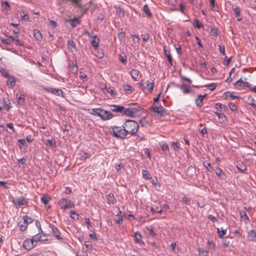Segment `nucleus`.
<instances>
[{
	"label": "nucleus",
	"instance_id": "f257e3e1",
	"mask_svg": "<svg viewBox=\"0 0 256 256\" xmlns=\"http://www.w3.org/2000/svg\"><path fill=\"white\" fill-rule=\"evenodd\" d=\"M142 110V108L137 104H130L128 108L122 106L112 105L110 109L112 112L120 113L122 116L132 118L140 116Z\"/></svg>",
	"mask_w": 256,
	"mask_h": 256
},
{
	"label": "nucleus",
	"instance_id": "f03ea898",
	"mask_svg": "<svg viewBox=\"0 0 256 256\" xmlns=\"http://www.w3.org/2000/svg\"><path fill=\"white\" fill-rule=\"evenodd\" d=\"M128 136H133L137 133L139 126L136 122L134 120H126L122 124Z\"/></svg>",
	"mask_w": 256,
	"mask_h": 256
},
{
	"label": "nucleus",
	"instance_id": "7ed1b4c3",
	"mask_svg": "<svg viewBox=\"0 0 256 256\" xmlns=\"http://www.w3.org/2000/svg\"><path fill=\"white\" fill-rule=\"evenodd\" d=\"M110 128L112 130V132H110V134L116 138L124 139L129 138V136H128V134L122 126H110Z\"/></svg>",
	"mask_w": 256,
	"mask_h": 256
},
{
	"label": "nucleus",
	"instance_id": "20e7f679",
	"mask_svg": "<svg viewBox=\"0 0 256 256\" xmlns=\"http://www.w3.org/2000/svg\"><path fill=\"white\" fill-rule=\"evenodd\" d=\"M154 80H142L140 83V86L142 87V90L148 88V92L150 93H152L153 91L154 88Z\"/></svg>",
	"mask_w": 256,
	"mask_h": 256
},
{
	"label": "nucleus",
	"instance_id": "39448f33",
	"mask_svg": "<svg viewBox=\"0 0 256 256\" xmlns=\"http://www.w3.org/2000/svg\"><path fill=\"white\" fill-rule=\"evenodd\" d=\"M58 204L60 206V208L64 210L72 208L74 206V202L66 198H62L58 202Z\"/></svg>",
	"mask_w": 256,
	"mask_h": 256
},
{
	"label": "nucleus",
	"instance_id": "423d86ee",
	"mask_svg": "<svg viewBox=\"0 0 256 256\" xmlns=\"http://www.w3.org/2000/svg\"><path fill=\"white\" fill-rule=\"evenodd\" d=\"M150 110L156 113L160 117L164 116L167 114L166 110L161 105L160 106H152L150 108Z\"/></svg>",
	"mask_w": 256,
	"mask_h": 256
},
{
	"label": "nucleus",
	"instance_id": "0eeeda50",
	"mask_svg": "<svg viewBox=\"0 0 256 256\" xmlns=\"http://www.w3.org/2000/svg\"><path fill=\"white\" fill-rule=\"evenodd\" d=\"M44 90L46 92L51 93L53 94H54L57 96H62V97H64V92L60 89L56 88H44Z\"/></svg>",
	"mask_w": 256,
	"mask_h": 256
},
{
	"label": "nucleus",
	"instance_id": "6e6552de",
	"mask_svg": "<svg viewBox=\"0 0 256 256\" xmlns=\"http://www.w3.org/2000/svg\"><path fill=\"white\" fill-rule=\"evenodd\" d=\"M34 238H28L26 239L23 242V247L26 250H32L34 247L36 245L34 244Z\"/></svg>",
	"mask_w": 256,
	"mask_h": 256
},
{
	"label": "nucleus",
	"instance_id": "1a4fd4ad",
	"mask_svg": "<svg viewBox=\"0 0 256 256\" xmlns=\"http://www.w3.org/2000/svg\"><path fill=\"white\" fill-rule=\"evenodd\" d=\"M12 202L16 206H22L26 205L28 204V200L24 198L23 196L14 199L12 200Z\"/></svg>",
	"mask_w": 256,
	"mask_h": 256
},
{
	"label": "nucleus",
	"instance_id": "9d476101",
	"mask_svg": "<svg viewBox=\"0 0 256 256\" xmlns=\"http://www.w3.org/2000/svg\"><path fill=\"white\" fill-rule=\"evenodd\" d=\"M102 116L100 118L103 120H108L114 117L113 114L110 111L104 109H102Z\"/></svg>",
	"mask_w": 256,
	"mask_h": 256
},
{
	"label": "nucleus",
	"instance_id": "9b49d317",
	"mask_svg": "<svg viewBox=\"0 0 256 256\" xmlns=\"http://www.w3.org/2000/svg\"><path fill=\"white\" fill-rule=\"evenodd\" d=\"M50 227L52 230V234L53 236L56 237L58 240H61L62 238L60 236V230L53 224H50Z\"/></svg>",
	"mask_w": 256,
	"mask_h": 256
},
{
	"label": "nucleus",
	"instance_id": "f8f14e48",
	"mask_svg": "<svg viewBox=\"0 0 256 256\" xmlns=\"http://www.w3.org/2000/svg\"><path fill=\"white\" fill-rule=\"evenodd\" d=\"M114 8L117 14L120 16H124V4H119L115 5Z\"/></svg>",
	"mask_w": 256,
	"mask_h": 256
},
{
	"label": "nucleus",
	"instance_id": "ddd939ff",
	"mask_svg": "<svg viewBox=\"0 0 256 256\" xmlns=\"http://www.w3.org/2000/svg\"><path fill=\"white\" fill-rule=\"evenodd\" d=\"M66 22H68L71 25L72 28H75L78 24L80 22V20L76 17H74L72 19L66 20Z\"/></svg>",
	"mask_w": 256,
	"mask_h": 256
},
{
	"label": "nucleus",
	"instance_id": "4468645a",
	"mask_svg": "<svg viewBox=\"0 0 256 256\" xmlns=\"http://www.w3.org/2000/svg\"><path fill=\"white\" fill-rule=\"evenodd\" d=\"M142 235L140 233L137 232L134 233V240L136 244H144V242L142 240Z\"/></svg>",
	"mask_w": 256,
	"mask_h": 256
},
{
	"label": "nucleus",
	"instance_id": "2eb2a0df",
	"mask_svg": "<svg viewBox=\"0 0 256 256\" xmlns=\"http://www.w3.org/2000/svg\"><path fill=\"white\" fill-rule=\"evenodd\" d=\"M206 96V94H200L198 98L196 100V104L198 107H201L202 106L203 99Z\"/></svg>",
	"mask_w": 256,
	"mask_h": 256
},
{
	"label": "nucleus",
	"instance_id": "dca6fc26",
	"mask_svg": "<svg viewBox=\"0 0 256 256\" xmlns=\"http://www.w3.org/2000/svg\"><path fill=\"white\" fill-rule=\"evenodd\" d=\"M16 84V78L14 76H10L8 78L7 80V84L8 86L10 88H12Z\"/></svg>",
	"mask_w": 256,
	"mask_h": 256
},
{
	"label": "nucleus",
	"instance_id": "f3484780",
	"mask_svg": "<svg viewBox=\"0 0 256 256\" xmlns=\"http://www.w3.org/2000/svg\"><path fill=\"white\" fill-rule=\"evenodd\" d=\"M99 42V38L96 36H95L92 37V39L91 40L90 42V44L92 46L96 48L98 46Z\"/></svg>",
	"mask_w": 256,
	"mask_h": 256
},
{
	"label": "nucleus",
	"instance_id": "a211bd4d",
	"mask_svg": "<svg viewBox=\"0 0 256 256\" xmlns=\"http://www.w3.org/2000/svg\"><path fill=\"white\" fill-rule=\"evenodd\" d=\"M164 52L165 56L167 58L169 64L172 66V58L171 56L170 50L164 48Z\"/></svg>",
	"mask_w": 256,
	"mask_h": 256
},
{
	"label": "nucleus",
	"instance_id": "6ab92c4d",
	"mask_svg": "<svg viewBox=\"0 0 256 256\" xmlns=\"http://www.w3.org/2000/svg\"><path fill=\"white\" fill-rule=\"evenodd\" d=\"M103 92L104 94L110 93L112 96H114L116 94V93L114 92V88L112 87L107 88L106 86L105 88L103 90Z\"/></svg>",
	"mask_w": 256,
	"mask_h": 256
},
{
	"label": "nucleus",
	"instance_id": "aec40b11",
	"mask_svg": "<svg viewBox=\"0 0 256 256\" xmlns=\"http://www.w3.org/2000/svg\"><path fill=\"white\" fill-rule=\"evenodd\" d=\"M139 124L142 127L144 128H148L150 126V122L146 120V118L144 117L139 120Z\"/></svg>",
	"mask_w": 256,
	"mask_h": 256
},
{
	"label": "nucleus",
	"instance_id": "412c9836",
	"mask_svg": "<svg viewBox=\"0 0 256 256\" xmlns=\"http://www.w3.org/2000/svg\"><path fill=\"white\" fill-rule=\"evenodd\" d=\"M8 38H4L2 37L0 38L2 42L4 44H10L14 40V37L12 36H7Z\"/></svg>",
	"mask_w": 256,
	"mask_h": 256
},
{
	"label": "nucleus",
	"instance_id": "4be33fe9",
	"mask_svg": "<svg viewBox=\"0 0 256 256\" xmlns=\"http://www.w3.org/2000/svg\"><path fill=\"white\" fill-rule=\"evenodd\" d=\"M227 228H217V232L220 238H223L224 236L226 234Z\"/></svg>",
	"mask_w": 256,
	"mask_h": 256
},
{
	"label": "nucleus",
	"instance_id": "5701e85b",
	"mask_svg": "<svg viewBox=\"0 0 256 256\" xmlns=\"http://www.w3.org/2000/svg\"><path fill=\"white\" fill-rule=\"evenodd\" d=\"M28 224L23 220V221H20L18 222L19 229L22 232H24L27 230Z\"/></svg>",
	"mask_w": 256,
	"mask_h": 256
},
{
	"label": "nucleus",
	"instance_id": "b1692460",
	"mask_svg": "<svg viewBox=\"0 0 256 256\" xmlns=\"http://www.w3.org/2000/svg\"><path fill=\"white\" fill-rule=\"evenodd\" d=\"M102 108H92L90 113L94 116H96L100 118L102 116Z\"/></svg>",
	"mask_w": 256,
	"mask_h": 256
},
{
	"label": "nucleus",
	"instance_id": "393cba45",
	"mask_svg": "<svg viewBox=\"0 0 256 256\" xmlns=\"http://www.w3.org/2000/svg\"><path fill=\"white\" fill-rule=\"evenodd\" d=\"M215 108L219 111H226L228 108L226 105L218 102L215 104Z\"/></svg>",
	"mask_w": 256,
	"mask_h": 256
},
{
	"label": "nucleus",
	"instance_id": "a878e982",
	"mask_svg": "<svg viewBox=\"0 0 256 256\" xmlns=\"http://www.w3.org/2000/svg\"><path fill=\"white\" fill-rule=\"evenodd\" d=\"M34 36L38 41H40L42 38V34L40 31L38 30H34Z\"/></svg>",
	"mask_w": 256,
	"mask_h": 256
},
{
	"label": "nucleus",
	"instance_id": "bb28decb",
	"mask_svg": "<svg viewBox=\"0 0 256 256\" xmlns=\"http://www.w3.org/2000/svg\"><path fill=\"white\" fill-rule=\"evenodd\" d=\"M142 176L146 180L152 179V177L148 171L144 170H142Z\"/></svg>",
	"mask_w": 256,
	"mask_h": 256
},
{
	"label": "nucleus",
	"instance_id": "cd10ccee",
	"mask_svg": "<svg viewBox=\"0 0 256 256\" xmlns=\"http://www.w3.org/2000/svg\"><path fill=\"white\" fill-rule=\"evenodd\" d=\"M236 168L242 172H244L246 169V164L242 162H238L236 165Z\"/></svg>",
	"mask_w": 256,
	"mask_h": 256
},
{
	"label": "nucleus",
	"instance_id": "c85d7f7f",
	"mask_svg": "<svg viewBox=\"0 0 256 256\" xmlns=\"http://www.w3.org/2000/svg\"><path fill=\"white\" fill-rule=\"evenodd\" d=\"M248 236L252 242H256V232L254 230H250L248 232Z\"/></svg>",
	"mask_w": 256,
	"mask_h": 256
},
{
	"label": "nucleus",
	"instance_id": "c756f323",
	"mask_svg": "<svg viewBox=\"0 0 256 256\" xmlns=\"http://www.w3.org/2000/svg\"><path fill=\"white\" fill-rule=\"evenodd\" d=\"M254 98L250 96H249L247 98L246 102L248 104L254 108H256V104L254 103Z\"/></svg>",
	"mask_w": 256,
	"mask_h": 256
},
{
	"label": "nucleus",
	"instance_id": "7c9ffc66",
	"mask_svg": "<svg viewBox=\"0 0 256 256\" xmlns=\"http://www.w3.org/2000/svg\"><path fill=\"white\" fill-rule=\"evenodd\" d=\"M143 11L144 12H145L148 17L151 18L152 16V14L150 12V10L148 4L144 5L143 7Z\"/></svg>",
	"mask_w": 256,
	"mask_h": 256
},
{
	"label": "nucleus",
	"instance_id": "2f4dec72",
	"mask_svg": "<svg viewBox=\"0 0 256 256\" xmlns=\"http://www.w3.org/2000/svg\"><path fill=\"white\" fill-rule=\"evenodd\" d=\"M215 173L217 175V176L220 178H222V176H225V174L222 172V169L220 168H216L215 170Z\"/></svg>",
	"mask_w": 256,
	"mask_h": 256
},
{
	"label": "nucleus",
	"instance_id": "473e14b6",
	"mask_svg": "<svg viewBox=\"0 0 256 256\" xmlns=\"http://www.w3.org/2000/svg\"><path fill=\"white\" fill-rule=\"evenodd\" d=\"M224 95L225 96L226 99L228 98H230L232 100L240 98V97H239L237 96H234V95L232 94H231L229 92H224Z\"/></svg>",
	"mask_w": 256,
	"mask_h": 256
},
{
	"label": "nucleus",
	"instance_id": "72a5a7b5",
	"mask_svg": "<svg viewBox=\"0 0 256 256\" xmlns=\"http://www.w3.org/2000/svg\"><path fill=\"white\" fill-rule=\"evenodd\" d=\"M234 14L236 15V16L237 18V20L238 21H240L241 20H242V18H240V8L238 7H236L234 9Z\"/></svg>",
	"mask_w": 256,
	"mask_h": 256
},
{
	"label": "nucleus",
	"instance_id": "f704fd0d",
	"mask_svg": "<svg viewBox=\"0 0 256 256\" xmlns=\"http://www.w3.org/2000/svg\"><path fill=\"white\" fill-rule=\"evenodd\" d=\"M180 88L184 94H187L191 92V90L187 88L184 84L180 85Z\"/></svg>",
	"mask_w": 256,
	"mask_h": 256
},
{
	"label": "nucleus",
	"instance_id": "c9c22d12",
	"mask_svg": "<svg viewBox=\"0 0 256 256\" xmlns=\"http://www.w3.org/2000/svg\"><path fill=\"white\" fill-rule=\"evenodd\" d=\"M139 74V71L136 69H132L130 72V75L134 80H136Z\"/></svg>",
	"mask_w": 256,
	"mask_h": 256
},
{
	"label": "nucleus",
	"instance_id": "e433bc0d",
	"mask_svg": "<svg viewBox=\"0 0 256 256\" xmlns=\"http://www.w3.org/2000/svg\"><path fill=\"white\" fill-rule=\"evenodd\" d=\"M32 238H34V242H38L40 241H46L48 240L47 238L42 239V236L40 234H36Z\"/></svg>",
	"mask_w": 256,
	"mask_h": 256
},
{
	"label": "nucleus",
	"instance_id": "4c0bfd02",
	"mask_svg": "<svg viewBox=\"0 0 256 256\" xmlns=\"http://www.w3.org/2000/svg\"><path fill=\"white\" fill-rule=\"evenodd\" d=\"M199 254L202 256H208V252L204 248L199 247L198 249Z\"/></svg>",
	"mask_w": 256,
	"mask_h": 256
},
{
	"label": "nucleus",
	"instance_id": "58836bf2",
	"mask_svg": "<svg viewBox=\"0 0 256 256\" xmlns=\"http://www.w3.org/2000/svg\"><path fill=\"white\" fill-rule=\"evenodd\" d=\"M123 90L124 91L126 92L128 94H130L132 92V88L130 84H124L123 86Z\"/></svg>",
	"mask_w": 256,
	"mask_h": 256
},
{
	"label": "nucleus",
	"instance_id": "ea45409f",
	"mask_svg": "<svg viewBox=\"0 0 256 256\" xmlns=\"http://www.w3.org/2000/svg\"><path fill=\"white\" fill-rule=\"evenodd\" d=\"M119 60L123 64H124L126 62V56L124 52H122L119 56Z\"/></svg>",
	"mask_w": 256,
	"mask_h": 256
},
{
	"label": "nucleus",
	"instance_id": "a19ab883",
	"mask_svg": "<svg viewBox=\"0 0 256 256\" xmlns=\"http://www.w3.org/2000/svg\"><path fill=\"white\" fill-rule=\"evenodd\" d=\"M242 82H243V80L242 78H240L234 84V86L237 88H243V84H242Z\"/></svg>",
	"mask_w": 256,
	"mask_h": 256
},
{
	"label": "nucleus",
	"instance_id": "79ce46f5",
	"mask_svg": "<svg viewBox=\"0 0 256 256\" xmlns=\"http://www.w3.org/2000/svg\"><path fill=\"white\" fill-rule=\"evenodd\" d=\"M23 220L28 224H31L33 222V219L30 217L28 216L27 215L24 216L22 217Z\"/></svg>",
	"mask_w": 256,
	"mask_h": 256
},
{
	"label": "nucleus",
	"instance_id": "37998d69",
	"mask_svg": "<svg viewBox=\"0 0 256 256\" xmlns=\"http://www.w3.org/2000/svg\"><path fill=\"white\" fill-rule=\"evenodd\" d=\"M214 114L218 116L219 120H222V122H224L226 118V115L224 114L214 112Z\"/></svg>",
	"mask_w": 256,
	"mask_h": 256
},
{
	"label": "nucleus",
	"instance_id": "c03bdc74",
	"mask_svg": "<svg viewBox=\"0 0 256 256\" xmlns=\"http://www.w3.org/2000/svg\"><path fill=\"white\" fill-rule=\"evenodd\" d=\"M70 217L73 220H76L78 219V214L74 210H71L70 211Z\"/></svg>",
	"mask_w": 256,
	"mask_h": 256
},
{
	"label": "nucleus",
	"instance_id": "a18cd8bd",
	"mask_svg": "<svg viewBox=\"0 0 256 256\" xmlns=\"http://www.w3.org/2000/svg\"><path fill=\"white\" fill-rule=\"evenodd\" d=\"M108 201L109 203H114V198L113 194L110 193L107 196Z\"/></svg>",
	"mask_w": 256,
	"mask_h": 256
},
{
	"label": "nucleus",
	"instance_id": "49530a36",
	"mask_svg": "<svg viewBox=\"0 0 256 256\" xmlns=\"http://www.w3.org/2000/svg\"><path fill=\"white\" fill-rule=\"evenodd\" d=\"M82 0H72V3L74 4V6L78 8H82V4L80 3Z\"/></svg>",
	"mask_w": 256,
	"mask_h": 256
},
{
	"label": "nucleus",
	"instance_id": "de8ad7c7",
	"mask_svg": "<svg viewBox=\"0 0 256 256\" xmlns=\"http://www.w3.org/2000/svg\"><path fill=\"white\" fill-rule=\"evenodd\" d=\"M50 200V198L46 196H43L40 198L42 202L44 204H46L49 202Z\"/></svg>",
	"mask_w": 256,
	"mask_h": 256
},
{
	"label": "nucleus",
	"instance_id": "09e8293b",
	"mask_svg": "<svg viewBox=\"0 0 256 256\" xmlns=\"http://www.w3.org/2000/svg\"><path fill=\"white\" fill-rule=\"evenodd\" d=\"M125 215H126L125 212L123 213V215L122 216H120L118 214H117L116 215L117 218L115 220L116 222V224H120V223H122V221H123L122 216H125Z\"/></svg>",
	"mask_w": 256,
	"mask_h": 256
},
{
	"label": "nucleus",
	"instance_id": "8fccbe9b",
	"mask_svg": "<svg viewBox=\"0 0 256 256\" xmlns=\"http://www.w3.org/2000/svg\"><path fill=\"white\" fill-rule=\"evenodd\" d=\"M216 83H211L208 84L206 86L210 90L213 91L216 89Z\"/></svg>",
	"mask_w": 256,
	"mask_h": 256
},
{
	"label": "nucleus",
	"instance_id": "3c124183",
	"mask_svg": "<svg viewBox=\"0 0 256 256\" xmlns=\"http://www.w3.org/2000/svg\"><path fill=\"white\" fill-rule=\"evenodd\" d=\"M194 26L198 28H200L202 26V24L197 18H195L194 21Z\"/></svg>",
	"mask_w": 256,
	"mask_h": 256
},
{
	"label": "nucleus",
	"instance_id": "603ef678",
	"mask_svg": "<svg viewBox=\"0 0 256 256\" xmlns=\"http://www.w3.org/2000/svg\"><path fill=\"white\" fill-rule=\"evenodd\" d=\"M68 48H76V46L74 42L72 40H68Z\"/></svg>",
	"mask_w": 256,
	"mask_h": 256
},
{
	"label": "nucleus",
	"instance_id": "864d4df0",
	"mask_svg": "<svg viewBox=\"0 0 256 256\" xmlns=\"http://www.w3.org/2000/svg\"><path fill=\"white\" fill-rule=\"evenodd\" d=\"M80 154V158L84 160H86L90 158V156L86 152H82Z\"/></svg>",
	"mask_w": 256,
	"mask_h": 256
},
{
	"label": "nucleus",
	"instance_id": "5fc2aeb1",
	"mask_svg": "<svg viewBox=\"0 0 256 256\" xmlns=\"http://www.w3.org/2000/svg\"><path fill=\"white\" fill-rule=\"evenodd\" d=\"M222 238V245L223 246L226 248L230 244V241L228 240V237L226 236L225 238L223 237Z\"/></svg>",
	"mask_w": 256,
	"mask_h": 256
},
{
	"label": "nucleus",
	"instance_id": "6e6d98bb",
	"mask_svg": "<svg viewBox=\"0 0 256 256\" xmlns=\"http://www.w3.org/2000/svg\"><path fill=\"white\" fill-rule=\"evenodd\" d=\"M18 103L19 104L22 105L25 102L24 97L22 95H20L18 98Z\"/></svg>",
	"mask_w": 256,
	"mask_h": 256
},
{
	"label": "nucleus",
	"instance_id": "4d7b16f0",
	"mask_svg": "<svg viewBox=\"0 0 256 256\" xmlns=\"http://www.w3.org/2000/svg\"><path fill=\"white\" fill-rule=\"evenodd\" d=\"M146 229L148 230L149 234L151 236L155 237L156 236V234L154 232L152 226L150 227H147Z\"/></svg>",
	"mask_w": 256,
	"mask_h": 256
},
{
	"label": "nucleus",
	"instance_id": "13d9d810",
	"mask_svg": "<svg viewBox=\"0 0 256 256\" xmlns=\"http://www.w3.org/2000/svg\"><path fill=\"white\" fill-rule=\"evenodd\" d=\"M204 166L206 167L208 170L209 172L212 171L213 168L211 166V164L210 162H204Z\"/></svg>",
	"mask_w": 256,
	"mask_h": 256
},
{
	"label": "nucleus",
	"instance_id": "bf43d9fd",
	"mask_svg": "<svg viewBox=\"0 0 256 256\" xmlns=\"http://www.w3.org/2000/svg\"><path fill=\"white\" fill-rule=\"evenodd\" d=\"M12 42L14 43V44L20 46H23L24 43L23 42L19 40L18 39L16 38V37H14V40Z\"/></svg>",
	"mask_w": 256,
	"mask_h": 256
},
{
	"label": "nucleus",
	"instance_id": "052dcab7",
	"mask_svg": "<svg viewBox=\"0 0 256 256\" xmlns=\"http://www.w3.org/2000/svg\"><path fill=\"white\" fill-rule=\"evenodd\" d=\"M2 8L6 10H8L10 8V5L7 1H5L2 2Z\"/></svg>",
	"mask_w": 256,
	"mask_h": 256
},
{
	"label": "nucleus",
	"instance_id": "680f3d73",
	"mask_svg": "<svg viewBox=\"0 0 256 256\" xmlns=\"http://www.w3.org/2000/svg\"><path fill=\"white\" fill-rule=\"evenodd\" d=\"M228 106L232 111L234 112L237 110L236 106L233 102H230L228 104Z\"/></svg>",
	"mask_w": 256,
	"mask_h": 256
},
{
	"label": "nucleus",
	"instance_id": "e2e57ef3",
	"mask_svg": "<svg viewBox=\"0 0 256 256\" xmlns=\"http://www.w3.org/2000/svg\"><path fill=\"white\" fill-rule=\"evenodd\" d=\"M182 202L183 204H190V198L186 196H184L182 200Z\"/></svg>",
	"mask_w": 256,
	"mask_h": 256
},
{
	"label": "nucleus",
	"instance_id": "0e129e2a",
	"mask_svg": "<svg viewBox=\"0 0 256 256\" xmlns=\"http://www.w3.org/2000/svg\"><path fill=\"white\" fill-rule=\"evenodd\" d=\"M141 36H142V40L144 42H146L149 38V36L147 33L142 34Z\"/></svg>",
	"mask_w": 256,
	"mask_h": 256
},
{
	"label": "nucleus",
	"instance_id": "69168bd1",
	"mask_svg": "<svg viewBox=\"0 0 256 256\" xmlns=\"http://www.w3.org/2000/svg\"><path fill=\"white\" fill-rule=\"evenodd\" d=\"M45 144L46 146H48L49 147H52L54 145L52 140V139H48L46 140V142H45Z\"/></svg>",
	"mask_w": 256,
	"mask_h": 256
},
{
	"label": "nucleus",
	"instance_id": "338daca9",
	"mask_svg": "<svg viewBox=\"0 0 256 256\" xmlns=\"http://www.w3.org/2000/svg\"><path fill=\"white\" fill-rule=\"evenodd\" d=\"M240 216L241 218L244 220H248V217L247 216L246 213L244 212H240Z\"/></svg>",
	"mask_w": 256,
	"mask_h": 256
},
{
	"label": "nucleus",
	"instance_id": "774afa93",
	"mask_svg": "<svg viewBox=\"0 0 256 256\" xmlns=\"http://www.w3.org/2000/svg\"><path fill=\"white\" fill-rule=\"evenodd\" d=\"M172 146L175 150H178L180 148L179 144L178 142H172Z\"/></svg>",
	"mask_w": 256,
	"mask_h": 256
}]
</instances>
